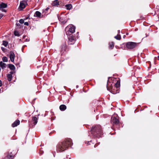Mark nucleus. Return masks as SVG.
I'll return each mask as SVG.
<instances>
[{
  "instance_id": "obj_35",
  "label": "nucleus",
  "mask_w": 159,
  "mask_h": 159,
  "mask_svg": "<svg viewBox=\"0 0 159 159\" xmlns=\"http://www.w3.org/2000/svg\"><path fill=\"white\" fill-rule=\"evenodd\" d=\"M16 25L17 26H19L20 25V23H18L16 24Z\"/></svg>"
},
{
  "instance_id": "obj_41",
  "label": "nucleus",
  "mask_w": 159,
  "mask_h": 159,
  "mask_svg": "<svg viewBox=\"0 0 159 159\" xmlns=\"http://www.w3.org/2000/svg\"><path fill=\"white\" fill-rule=\"evenodd\" d=\"M126 34L127 35H128V33Z\"/></svg>"
},
{
  "instance_id": "obj_3",
  "label": "nucleus",
  "mask_w": 159,
  "mask_h": 159,
  "mask_svg": "<svg viewBox=\"0 0 159 159\" xmlns=\"http://www.w3.org/2000/svg\"><path fill=\"white\" fill-rule=\"evenodd\" d=\"M75 28L72 25H70L65 28V31L67 35H71L75 32Z\"/></svg>"
},
{
  "instance_id": "obj_13",
  "label": "nucleus",
  "mask_w": 159,
  "mask_h": 159,
  "mask_svg": "<svg viewBox=\"0 0 159 159\" xmlns=\"http://www.w3.org/2000/svg\"><path fill=\"white\" fill-rule=\"evenodd\" d=\"M10 74H8L7 75V78L8 81H10L11 80L12 75L11 74L13 73V72H11Z\"/></svg>"
},
{
  "instance_id": "obj_23",
  "label": "nucleus",
  "mask_w": 159,
  "mask_h": 159,
  "mask_svg": "<svg viewBox=\"0 0 159 159\" xmlns=\"http://www.w3.org/2000/svg\"><path fill=\"white\" fill-rule=\"evenodd\" d=\"M14 157V155L13 154H11V153H10L9 154L7 157L9 159H12Z\"/></svg>"
},
{
  "instance_id": "obj_21",
  "label": "nucleus",
  "mask_w": 159,
  "mask_h": 159,
  "mask_svg": "<svg viewBox=\"0 0 159 159\" xmlns=\"http://www.w3.org/2000/svg\"><path fill=\"white\" fill-rule=\"evenodd\" d=\"M9 68L11 70H14L15 69L14 66L13 65L10 64L9 65Z\"/></svg>"
},
{
  "instance_id": "obj_14",
  "label": "nucleus",
  "mask_w": 159,
  "mask_h": 159,
  "mask_svg": "<svg viewBox=\"0 0 159 159\" xmlns=\"http://www.w3.org/2000/svg\"><path fill=\"white\" fill-rule=\"evenodd\" d=\"M34 16L39 18H42L41 16V13L39 11H36L34 14Z\"/></svg>"
},
{
  "instance_id": "obj_31",
  "label": "nucleus",
  "mask_w": 159,
  "mask_h": 159,
  "mask_svg": "<svg viewBox=\"0 0 159 159\" xmlns=\"http://www.w3.org/2000/svg\"><path fill=\"white\" fill-rule=\"evenodd\" d=\"M1 49L4 52H5V51L6 48L4 47H1Z\"/></svg>"
},
{
  "instance_id": "obj_34",
  "label": "nucleus",
  "mask_w": 159,
  "mask_h": 159,
  "mask_svg": "<svg viewBox=\"0 0 159 159\" xmlns=\"http://www.w3.org/2000/svg\"><path fill=\"white\" fill-rule=\"evenodd\" d=\"M2 81L0 80V87L2 86Z\"/></svg>"
},
{
  "instance_id": "obj_38",
  "label": "nucleus",
  "mask_w": 159,
  "mask_h": 159,
  "mask_svg": "<svg viewBox=\"0 0 159 159\" xmlns=\"http://www.w3.org/2000/svg\"><path fill=\"white\" fill-rule=\"evenodd\" d=\"M94 147H97V145H96V144H95L94 146Z\"/></svg>"
},
{
  "instance_id": "obj_30",
  "label": "nucleus",
  "mask_w": 159,
  "mask_h": 159,
  "mask_svg": "<svg viewBox=\"0 0 159 159\" xmlns=\"http://www.w3.org/2000/svg\"><path fill=\"white\" fill-rule=\"evenodd\" d=\"M4 8H0V10L2 12H6V11L5 9H3Z\"/></svg>"
},
{
  "instance_id": "obj_22",
  "label": "nucleus",
  "mask_w": 159,
  "mask_h": 159,
  "mask_svg": "<svg viewBox=\"0 0 159 159\" xmlns=\"http://www.w3.org/2000/svg\"><path fill=\"white\" fill-rule=\"evenodd\" d=\"M65 6L68 10H70L72 8V6L71 4L66 5Z\"/></svg>"
},
{
  "instance_id": "obj_24",
  "label": "nucleus",
  "mask_w": 159,
  "mask_h": 159,
  "mask_svg": "<svg viewBox=\"0 0 159 159\" xmlns=\"http://www.w3.org/2000/svg\"><path fill=\"white\" fill-rule=\"evenodd\" d=\"M8 42L7 41H2V44L5 47H7L8 44Z\"/></svg>"
},
{
  "instance_id": "obj_17",
  "label": "nucleus",
  "mask_w": 159,
  "mask_h": 159,
  "mask_svg": "<svg viewBox=\"0 0 159 159\" xmlns=\"http://www.w3.org/2000/svg\"><path fill=\"white\" fill-rule=\"evenodd\" d=\"M6 64L3 63L2 61L0 62V66L2 69H4L6 67Z\"/></svg>"
},
{
  "instance_id": "obj_11",
  "label": "nucleus",
  "mask_w": 159,
  "mask_h": 159,
  "mask_svg": "<svg viewBox=\"0 0 159 159\" xmlns=\"http://www.w3.org/2000/svg\"><path fill=\"white\" fill-rule=\"evenodd\" d=\"M58 18L59 20L62 23L65 24L66 22V20L64 19L65 18L64 17L58 16Z\"/></svg>"
},
{
  "instance_id": "obj_25",
  "label": "nucleus",
  "mask_w": 159,
  "mask_h": 159,
  "mask_svg": "<svg viewBox=\"0 0 159 159\" xmlns=\"http://www.w3.org/2000/svg\"><path fill=\"white\" fill-rule=\"evenodd\" d=\"M14 34L15 36H17L18 37H19L20 36L19 33L18 31H14Z\"/></svg>"
},
{
  "instance_id": "obj_42",
  "label": "nucleus",
  "mask_w": 159,
  "mask_h": 159,
  "mask_svg": "<svg viewBox=\"0 0 159 159\" xmlns=\"http://www.w3.org/2000/svg\"><path fill=\"white\" fill-rule=\"evenodd\" d=\"M26 2H27V1L28 0H26Z\"/></svg>"
},
{
  "instance_id": "obj_8",
  "label": "nucleus",
  "mask_w": 159,
  "mask_h": 159,
  "mask_svg": "<svg viewBox=\"0 0 159 159\" xmlns=\"http://www.w3.org/2000/svg\"><path fill=\"white\" fill-rule=\"evenodd\" d=\"M69 35V36H68V38L69 39V44H72L74 43L75 41V37L73 36L72 35Z\"/></svg>"
},
{
  "instance_id": "obj_29",
  "label": "nucleus",
  "mask_w": 159,
  "mask_h": 159,
  "mask_svg": "<svg viewBox=\"0 0 159 159\" xmlns=\"http://www.w3.org/2000/svg\"><path fill=\"white\" fill-rule=\"evenodd\" d=\"M24 20L22 19H20V20H19V22L20 23V24H23L24 23Z\"/></svg>"
},
{
  "instance_id": "obj_27",
  "label": "nucleus",
  "mask_w": 159,
  "mask_h": 159,
  "mask_svg": "<svg viewBox=\"0 0 159 159\" xmlns=\"http://www.w3.org/2000/svg\"><path fill=\"white\" fill-rule=\"evenodd\" d=\"M109 47L111 48H113L114 46V43L113 42H111L109 43Z\"/></svg>"
},
{
  "instance_id": "obj_19",
  "label": "nucleus",
  "mask_w": 159,
  "mask_h": 159,
  "mask_svg": "<svg viewBox=\"0 0 159 159\" xmlns=\"http://www.w3.org/2000/svg\"><path fill=\"white\" fill-rule=\"evenodd\" d=\"M7 7V4L4 3H2L0 4V8H5Z\"/></svg>"
},
{
  "instance_id": "obj_12",
  "label": "nucleus",
  "mask_w": 159,
  "mask_h": 159,
  "mask_svg": "<svg viewBox=\"0 0 159 159\" xmlns=\"http://www.w3.org/2000/svg\"><path fill=\"white\" fill-rule=\"evenodd\" d=\"M20 121L19 120H16L13 124H12V126L14 127L17 126L20 124Z\"/></svg>"
},
{
  "instance_id": "obj_10",
  "label": "nucleus",
  "mask_w": 159,
  "mask_h": 159,
  "mask_svg": "<svg viewBox=\"0 0 159 159\" xmlns=\"http://www.w3.org/2000/svg\"><path fill=\"white\" fill-rule=\"evenodd\" d=\"M15 57V55L14 53L12 52H10V58L12 62L14 61Z\"/></svg>"
},
{
  "instance_id": "obj_28",
  "label": "nucleus",
  "mask_w": 159,
  "mask_h": 159,
  "mask_svg": "<svg viewBox=\"0 0 159 159\" xmlns=\"http://www.w3.org/2000/svg\"><path fill=\"white\" fill-rule=\"evenodd\" d=\"M114 38L117 40H120L121 39V36L120 35H117L115 36Z\"/></svg>"
},
{
  "instance_id": "obj_18",
  "label": "nucleus",
  "mask_w": 159,
  "mask_h": 159,
  "mask_svg": "<svg viewBox=\"0 0 159 159\" xmlns=\"http://www.w3.org/2000/svg\"><path fill=\"white\" fill-rule=\"evenodd\" d=\"M120 86V82L118 81H117L116 83L115 84L114 88L116 89H119V88Z\"/></svg>"
},
{
  "instance_id": "obj_37",
  "label": "nucleus",
  "mask_w": 159,
  "mask_h": 159,
  "mask_svg": "<svg viewBox=\"0 0 159 159\" xmlns=\"http://www.w3.org/2000/svg\"><path fill=\"white\" fill-rule=\"evenodd\" d=\"M120 30H118V33H120Z\"/></svg>"
},
{
  "instance_id": "obj_9",
  "label": "nucleus",
  "mask_w": 159,
  "mask_h": 159,
  "mask_svg": "<svg viewBox=\"0 0 159 159\" xmlns=\"http://www.w3.org/2000/svg\"><path fill=\"white\" fill-rule=\"evenodd\" d=\"M111 121L113 122V123L117 124L119 123V121L118 119L115 116H112L111 118Z\"/></svg>"
},
{
  "instance_id": "obj_6",
  "label": "nucleus",
  "mask_w": 159,
  "mask_h": 159,
  "mask_svg": "<svg viewBox=\"0 0 159 159\" xmlns=\"http://www.w3.org/2000/svg\"><path fill=\"white\" fill-rule=\"evenodd\" d=\"M137 45L136 43L130 42L126 43V47L128 49H132L135 48Z\"/></svg>"
},
{
  "instance_id": "obj_26",
  "label": "nucleus",
  "mask_w": 159,
  "mask_h": 159,
  "mask_svg": "<svg viewBox=\"0 0 159 159\" xmlns=\"http://www.w3.org/2000/svg\"><path fill=\"white\" fill-rule=\"evenodd\" d=\"M2 60L4 62H7L8 61V59L7 57H4L2 58Z\"/></svg>"
},
{
  "instance_id": "obj_20",
  "label": "nucleus",
  "mask_w": 159,
  "mask_h": 159,
  "mask_svg": "<svg viewBox=\"0 0 159 159\" xmlns=\"http://www.w3.org/2000/svg\"><path fill=\"white\" fill-rule=\"evenodd\" d=\"M52 5L53 6L58 5H59V2L57 0H55L53 2Z\"/></svg>"
},
{
  "instance_id": "obj_15",
  "label": "nucleus",
  "mask_w": 159,
  "mask_h": 159,
  "mask_svg": "<svg viewBox=\"0 0 159 159\" xmlns=\"http://www.w3.org/2000/svg\"><path fill=\"white\" fill-rule=\"evenodd\" d=\"M49 7H47L45 10H44L42 12L43 15L42 16V17H44V16L46 14L47 12V11L49 9Z\"/></svg>"
},
{
  "instance_id": "obj_36",
  "label": "nucleus",
  "mask_w": 159,
  "mask_h": 159,
  "mask_svg": "<svg viewBox=\"0 0 159 159\" xmlns=\"http://www.w3.org/2000/svg\"><path fill=\"white\" fill-rule=\"evenodd\" d=\"M89 1L90 2H93V1L94 0H89Z\"/></svg>"
},
{
  "instance_id": "obj_4",
  "label": "nucleus",
  "mask_w": 159,
  "mask_h": 159,
  "mask_svg": "<svg viewBox=\"0 0 159 159\" xmlns=\"http://www.w3.org/2000/svg\"><path fill=\"white\" fill-rule=\"evenodd\" d=\"M111 83H107V88L108 90H109L112 93L116 94L119 92V89H116L114 87L111 85Z\"/></svg>"
},
{
  "instance_id": "obj_40",
  "label": "nucleus",
  "mask_w": 159,
  "mask_h": 159,
  "mask_svg": "<svg viewBox=\"0 0 159 159\" xmlns=\"http://www.w3.org/2000/svg\"><path fill=\"white\" fill-rule=\"evenodd\" d=\"M157 58H158V60H159V56H158Z\"/></svg>"
},
{
  "instance_id": "obj_5",
  "label": "nucleus",
  "mask_w": 159,
  "mask_h": 159,
  "mask_svg": "<svg viewBox=\"0 0 159 159\" xmlns=\"http://www.w3.org/2000/svg\"><path fill=\"white\" fill-rule=\"evenodd\" d=\"M39 117L34 116L32 117L31 122H29V125L30 127H32L35 125L37 123Z\"/></svg>"
},
{
  "instance_id": "obj_1",
  "label": "nucleus",
  "mask_w": 159,
  "mask_h": 159,
  "mask_svg": "<svg viewBox=\"0 0 159 159\" xmlns=\"http://www.w3.org/2000/svg\"><path fill=\"white\" fill-rule=\"evenodd\" d=\"M73 145L70 139H66L64 141L60 143L57 146V152H61L66 150L69 147Z\"/></svg>"
},
{
  "instance_id": "obj_2",
  "label": "nucleus",
  "mask_w": 159,
  "mask_h": 159,
  "mask_svg": "<svg viewBox=\"0 0 159 159\" xmlns=\"http://www.w3.org/2000/svg\"><path fill=\"white\" fill-rule=\"evenodd\" d=\"M90 132L92 135L97 137H101L103 134V132L100 125H97L93 126L90 130Z\"/></svg>"
},
{
  "instance_id": "obj_7",
  "label": "nucleus",
  "mask_w": 159,
  "mask_h": 159,
  "mask_svg": "<svg viewBox=\"0 0 159 159\" xmlns=\"http://www.w3.org/2000/svg\"><path fill=\"white\" fill-rule=\"evenodd\" d=\"M27 5V3L26 0L22 1L20 2L18 9L20 11H22L25 8Z\"/></svg>"
},
{
  "instance_id": "obj_32",
  "label": "nucleus",
  "mask_w": 159,
  "mask_h": 159,
  "mask_svg": "<svg viewBox=\"0 0 159 159\" xmlns=\"http://www.w3.org/2000/svg\"><path fill=\"white\" fill-rule=\"evenodd\" d=\"M24 25L28 26L29 25V23L28 22H24Z\"/></svg>"
},
{
  "instance_id": "obj_39",
  "label": "nucleus",
  "mask_w": 159,
  "mask_h": 159,
  "mask_svg": "<svg viewBox=\"0 0 159 159\" xmlns=\"http://www.w3.org/2000/svg\"><path fill=\"white\" fill-rule=\"evenodd\" d=\"M25 37H26V36H25L24 35V36H23V39H24Z\"/></svg>"
},
{
  "instance_id": "obj_16",
  "label": "nucleus",
  "mask_w": 159,
  "mask_h": 159,
  "mask_svg": "<svg viewBox=\"0 0 159 159\" xmlns=\"http://www.w3.org/2000/svg\"><path fill=\"white\" fill-rule=\"evenodd\" d=\"M66 107L65 105H61L60 106L59 108L62 111H64L66 109Z\"/></svg>"
},
{
  "instance_id": "obj_33",
  "label": "nucleus",
  "mask_w": 159,
  "mask_h": 159,
  "mask_svg": "<svg viewBox=\"0 0 159 159\" xmlns=\"http://www.w3.org/2000/svg\"><path fill=\"white\" fill-rule=\"evenodd\" d=\"M3 16V15L2 14H0V19Z\"/></svg>"
}]
</instances>
